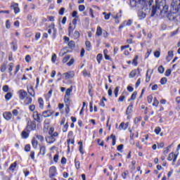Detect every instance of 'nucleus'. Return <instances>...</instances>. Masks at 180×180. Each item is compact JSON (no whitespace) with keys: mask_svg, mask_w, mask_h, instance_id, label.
I'll list each match as a JSON object with an SVG mask.
<instances>
[{"mask_svg":"<svg viewBox=\"0 0 180 180\" xmlns=\"http://www.w3.org/2000/svg\"><path fill=\"white\" fill-rule=\"evenodd\" d=\"M3 117L7 121L11 120V119H12V112H6L3 113Z\"/></svg>","mask_w":180,"mask_h":180,"instance_id":"9b49d317","label":"nucleus"},{"mask_svg":"<svg viewBox=\"0 0 180 180\" xmlns=\"http://www.w3.org/2000/svg\"><path fill=\"white\" fill-rule=\"evenodd\" d=\"M46 146H43L40 147L39 155H41L43 156L46 155Z\"/></svg>","mask_w":180,"mask_h":180,"instance_id":"f3484780","label":"nucleus"},{"mask_svg":"<svg viewBox=\"0 0 180 180\" xmlns=\"http://www.w3.org/2000/svg\"><path fill=\"white\" fill-rule=\"evenodd\" d=\"M65 79H71V78H74V75H75V73L74 71H69L68 72H65L63 75Z\"/></svg>","mask_w":180,"mask_h":180,"instance_id":"39448f33","label":"nucleus"},{"mask_svg":"<svg viewBox=\"0 0 180 180\" xmlns=\"http://www.w3.org/2000/svg\"><path fill=\"white\" fill-rule=\"evenodd\" d=\"M6 29H11V21L9 20L6 21Z\"/></svg>","mask_w":180,"mask_h":180,"instance_id":"09e8293b","label":"nucleus"},{"mask_svg":"<svg viewBox=\"0 0 180 180\" xmlns=\"http://www.w3.org/2000/svg\"><path fill=\"white\" fill-rule=\"evenodd\" d=\"M64 12H65V8H61L60 10H59V15H64Z\"/></svg>","mask_w":180,"mask_h":180,"instance_id":"69168bd1","label":"nucleus"},{"mask_svg":"<svg viewBox=\"0 0 180 180\" xmlns=\"http://www.w3.org/2000/svg\"><path fill=\"white\" fill-rule=\"evenodd\" d=\"M75 60L74 58H72L68 63L67 65H68V67H71V65H72V64H74Z\"/></svg>","mask_w":180,"mask_h":180,"instance_id":"3c124183","label":"nucleus"},{"mask_svg":"<svg viewBox=\"0 0 180 180\" xmlns=\"http://www.w3.org/2000/svg\"><path fill=\"white\" fill-rule=\"evenodd\" d=\"M12 98V93L8 92L5 95L6 101H9Z\"/></svg>","mask_w":180,"mask_h":180,"instance_id":"a878e982","label":"nucleus"},{"mask_svg":"<svg viewBox=\"0 0 180 180\" xmlns=\"http://www.w3.org/2000/svg\"><path fill=\"white\" fill-rule=\"evenodd\" d=\"M11 49L13 51H16L18 50V45L15 42H11Z\"/></svg>","mask_w":180,"mask_h":180,"instance_id":"cd10ccee","label":"nucleus"},{"mask_svg":"<svg viewBox=\"0 0 180 180\" xmlns=\"http://www.w3.org/2000/svg\"><path fill=\"white\" fill-rule=\"evenodd\" d=\"M85 45L88 50H91V42L89 41H86Z\"/></svg>","mask_w":180,"mask_h":180,"instance_id":"e2e57ef3","label":"nucleus"},{"mask_svg":"<svg viewBox=\"0 0 180 180\" xmlns=\"http://www.w3.org/2000/svg\"><path fill=\"white\" fill-rule=\"evenodd\" d=\"M36 138L39 141H44V137L41 135H36Z\"/></svg>","mask_w":180,"mask_h":180,"instance_id":"c03bdc74","label":"nucleus"},{"mask_svg":"<svg viewBox=\"0 0 180 180\" xmlns=\"http://www.w3.org/2000/svg\"><path fill=\"white\" fill-rule=\"evenodd\" d=\"M25 130L28 131V133H30V131L36 130V122H32L30 124H27L25 128Z\"/></svg>","mask_w":180,"mask_h":180,"instance_id":"20e7f679","label":"nucleus"},{"mask_svg":"<svg viewBox=\"0 0 180 180\" xmlns=\"http://www.w3.org/2000/svg\"><path fill=\"white\" fill-rule=\"evenodd\" d=\"M96 34L97 36H102V27H97Z\"/></svg>","mask_w":180,"mask_h":180,"instance_id":"b1692460","label":"nucleus"},{"mask_svg":"<svg viewBox=\"0 0 180 180\" xmlns=\"http://www.w3.org/2000/svg\"><path fill=\"white\" fill-rule=\"evenodd\" d=\"M26 129H25L24 131H22V132L21 133V136L22 137V139H27V137H29V131H27Z\"/></svg>","mask_w":180,"mask_h":180,"instance_id":"6ab92c4d","label":"nucleus"},{"mask_svg":"<svg viewBox=\"0 0 180 180\" xmlns=\"http://www.w3.org/2000/svg\"><path fill=\"white\" fill-rule=\"evenodd\" d=\"M103 15H104V19H105V20L110 19V13L107 14L106 12H103Z\"/></svg>","mask_w":180,"mask_h":180,"instance_id":"72a5a7b5","label":"nucleus"},{"mask_svg":"<svg viewBox=\"0 0 180 180\" xmlns=\"http://www.w3.org/2000/svg\"><path fill=\"white\" fill-rule=\"evenodd\" d=\"M68 46L70 47V49H74V47H75V42L74 41H70L68 42Z\"/></svg>","mask_w":180,"mask_h":180,"instance_id":"473e14b6","label":"nucleus"},{"mask_svg":"<svg viewBox=\"0 0 180 180\" xmlns=\"http://www.w3.org/2000/svg\"><path fill=\"white\" fill-rule=\"evenodd\" d=\"M51 115H53V112H51V110H45L42 112V116H44V117H50Z\"/></svg>","mask_w":180,"mask_h":180,"instance_id":"4468645a","label":"nucleus"},{"mask_svg":"<svg viewBox=\"0 0 180 180\" xmlns=\"http://www.w3.org/2000/svg\"><path fill=\"white\" fill-rule=\"evenodd\" d=\"M154 56H155V57H156V58H160V56H161V54L159 51H156L154 53Z\"/></svg>","mask_w":180,"mask_h":180,"instance_id":"680f3d73","label":"nucleus"},{"mask_svg":"<svg viewBox=\"0 0 180 180\" xmlns=\"http://www.w3.org/2000/svg\"><path fill=\"white\" fill-rule=\"evenodd\" d=\"M53 161H54L55 162H58V153H56V154L54 155V157H53Z\"/></svg>","mask_w":180,"mask_h":180,"instance_id":"338daca9","label":"nucleus"},{"mask_svg":"<svg viewBox=\"0 0 180 180\" xmlns=\"http://www.w3.org/2000/svg\"><path fill=\"white\" fill-rule=\"evenodd\" d=\"M41 116V114L39 113L37 111L34 112L33 117L34 120H36L38 123H40L41 122V118H40Z\"/></svg>","mask_w":180,"mask_h":180,"instance_id":"1a4fd4ad","label":"nucleus"},{"mask_svg":"<svg viewBox=\"0 0 180 180\" xmlns=\"http://www.w3.org/2000/svg\"><path fill=\"white\" fill-rule=\"evenodd\" d=\"M16 165H18V163L15 162L14 163L10 165L9 169H11V171H15V168H16Z\"/></svg>","mask_w":180,"mask_h":180,"instance_id":"2f4dec72","label":"nucleus"},{"mask_svg":"<svg viewBox=\"0 0 180 180\" xmlns=\"http://www.w3.org/2000/svg\"><path fill=\"white\" fill-rule=\"evenodd\" d=\"M56 173H57V169L56 168V167H54V166L51 167L49 169L50 178H53V177L56 176Z\"/></svg>","mask_w":180,"mask_h":180,"instance_id":"6e6552de","label":"nucleus"},{"mask_svg":"<svg viewBox=\"0 0 180 180\" xmlns=\"http://www.w3.org/2000/svg\"><path fill=\"white\" fill-rule=\"evenodd\" d=\"M103 56L102 53H98L96 57V60L98 64H101V61H102Z\"/></svg>","mask_w":180,"mask_h":180,"instance_id":"c85d7f7f","label":"nucleus"},{"mask_svg":"<svg viewBox=\"0 0 180 180\" xmlns=\"http://www.w3.org/2000/svg\"><path fill=\"white\" fill-rule=\"evenodd\" d=\"M114 94H115V98H117L118 95H119V86H117L115 90H114Z\"/></svg>","mask_w":180,"mask_h":180,"instance_id":"58836bf2","label":"nucleus"},{"mask_svg":"<svg viewBox=\"0 0 180 180\" xmlns=\"http://www.w3.org/2000/svg\"><path fill=\"white\" fill-rule=\"evenodd\" d=\"M133 112V104L132 103L127 107L126 110V115H130Z\"/></svg>","mask_w":180,"mask_h":180,"instance_id":"dca6fc26","label":"nucleus"},{"mask_svg":"<svg viewBox=\"0 0 180 180\" xmlns=\"http://www.w3.org/2000/svg\"><path fill=\"white\" fill-rule=\"evenodd\" d=\"M158 71L160 74H163L165 71L164 67H162V65L159 66Z\"/></svg>","mask_w":180,"mask_h":180,"instance_id":"e433bc0d","label":"nucleus"},{"mask_svg":"<svg viewBox=\"0 0 180 180\" xmlns=\"http://www.w3.org/2000/svg\"><path fill=\"white\" fill-rule=\"evenodd\" d=\"M78 21V19H77V18H75L72 22L70 23V25H72L73 26H77V22Z\"/></svg>","mask_w":180,"mask_h":180,"instance_id":"49530a36","label":"nucleus"},{"mask_svg":"<svg viewBox=\"0 0 180 180\" xmlns=\"http://www.w3.org/2000/svg\"><path fill=\"white\" fill-rule=\"evenodd\" d=\"M1 72H5V71H6V64L4 63L1 65Z\"/></svg>","mask_w":180,"mask_h":180,"instance_id":"8fccbe9b","label":"nucleus"},{"mask_svg":"<svg viewBox=\"0 0 180 180\" xmlns=\"http://www.w3.org/2000/svg\"><path fill=\"white\" fill-rule=\"evenodd\" d=\"M171 72H172V70H171V69H167L165 73V77H169Z\"/></svg>","mask_w":180,"mask_h":180,"instance_id":"79ce46f5","label":"nucleus"},{"mask_svg":"<svg viewBox=\"0 0 180 180\" xmlns=\"http://www.w3.org/2000/svg\"><path fill=\"white\" fill-rule=\"evenodd\" d=\"M11 8L13 9L15 13H19L20 12V8H19V4L18 3H12Z\"/></svg>","mask_w":180,"mask_h":180,"instance_id":"0eeeda50","label":"nucleus"},{"mask_svg":"<svg viewBox=\"0 0 180 180\" xmlns=\"http://www.w3.org/2000/svg\"><path fill=\"white\" fill-rule=\"evenodd\" d=\"M172 58H174V51H169L166 56L167 63H169Z\"/></svg>","mask_w":180,"mask_h":180,"instance_id":"9d476101","label":"nucleus"},{"mask_svg":"<svg viewBox=\"0 0 180 180\" xmlns=\"http://www.w3.org/2000/svg\"><path fill=\"white\" fill-rule=\"evenodd\" d=\"M160 102L158 101V100H157V98H154L153 103V106H158Z\"/></svg>","mask_w":180,"mask_h":180,"instance_id":"37998d69","label":"nucleus"},{"mask_svg":"<svg viewBox=\"0 0 180 180\" xmlns=\"http://www.w3.org/2000/svg\"><path fill=\"white\" fill-rule=\"evenodd\" d=\"M79 12H84V11H85V6L84 5L79 6Z\"/></svg>","mask_w":180,"mask_h":180,"instance_id":"4d7b16f0","label":"nucleus"},{"mask_svg":"<svg viewBox=\"0 0 180 180\" xmlns=\"http://www.w3.org/2000/svg\"><path fill=\"white\" fill-rule=\"evenodd\" d=\"M79 36H80V34H79V32L78 31H75L74 34H73V37L75 40H77V39H79Z\"/></svg>","mask_w":180,"mask_h":180,"instance_id":"bb28decb","label":"nucleus"},{"mask_svg":"<svg viewBox=\"0 0 180 180\" xmlns=\"http://www.w3.org/2000/svg\"><path fill=\"white\" fill-rule=\"evenodd\" d=\"M76 27H77V26L69 24L68 36H71V34H72V33L74 32V30H75Z\"/></svg>","mask_w":180,"mask_h":180,"instance_id":"f8f14e48","label":"nucleus"},{"mask_svg":"<svg viewBox=\"0 0 180 180\" xmlns=\"http://www.w3.org/2000/svg\"><path fill=\"white\" fill-rule=\"evenodd\" d=\"M110 139H112V146H116V136H115L114 134H111Z\"/></svg>","mask_w":180,"mask_h":180,"instance_id":"c756f323","label":"nucleus"},{"mask_svg":"<svg viewBox=\"0 0 180 180\" xmlns=\"http://www.w3.org/2000/svg\"><path fill=\"white\" fill-rule=\"evenodd\" d=\"M159 0H155V6H153V2L154 0H142L143 4V6L146 8L152 9L151 16H155V15H164V13H167L168 12V5H167V1L165 0H162L158 3Z\"/></svg>","mask_w":180,"mask_h":180,"instance_id":"f257e3e1","label":"nucleus"},{"mask_svg":"<svg viewBox=\"0 0 180 180\" xmlns=\"http://www.w3.org/2000/svg\"><path fill=\"white\" fill-rule=\"evenodd\" d=\"M3 91L4 92H8V91H9V86L8 85L4 86Z\"/></svg>","mask_w":180,"mask_h":180,"instance_id":"052dcab7","label":"nucleus"},{"mask_svg":"<svg viewBox=\"0 0 180 180\" xmlns=\"http://www.w3.org/2000/svg\"><path fill=\"white\" fill-rule=\"evenodd\" d=\"M32 60V57H30V55H27L26 56H25V61L27 62V63H30V60Z\"/></svg>","mask_w":180,"mask_h":180,"instance_id":"bf43d9fd","label":"nucleus"},{"mask_svg":"<svg viewBox=\"0 0 180 180\" xmlns=\"http://www.w3.org/2000/svg\"><path fill=\"white\" fill-rule=\"evenodd\" d=\"M136 70H132L130 73H129V77L130 78H134V77H136Z\"/></svg>","mask_w":180,"mask_h":180,"instance_id":"4c0bfd02","label":"nucleus"},{"mask_svg":"<svg viewBox=\"0 0 180 180\" xmlns=\"http://www.w3.org/2000/svg\"><path fill=\"white\" fill-rule=\"evenodd\" d=\"M72 92V87H70V88H69L66 90L65 98H64L65 103H70Z\"/></svg>","mask_w":180,"mask_h":180,"instance_id":"7ed1b4c3","label":"nucleus"},{"mask_svg":"<svg viewBox=\"0 0 180 180\" xmlns=\"http://www.w3.org/2000/svg\"><path fill=\"white\" fill-rule=\"evenodd\" d=\"M75 164L77 169H79L80 163L79 161H77V159L75 160Z\"/></svg>","mask_w":180,"mask_h":180,"instance_id":"603ef678","label":"nucleus"},{"mask_svg":"<svg viewBox=\"0 0 180 180\" xmlns=\"http://www.w3.org/2000/svg\"><path fill=\"white\" fill-rule=\"evenodd\" d=\"M120 18H122V10H120V12L117 13L116 16H114V19H116V20H117V19Z\"/></svg>","mask_w":180,"mask_h":180,"instance_id":"c9c22d12","label":"nucleus"},{"mask_svg":"<svg viewBox=\"0 0 180 180\" xmlns=\"http://www.w3.org/2000/svg\"><path fill=\"white\" fill-rule=\"evenodd\" d=\"M123 147H124L123 144L119 145L117 148V151H120V153H122L123 152Z\"/></svg>","mask_w":180,"mask_h":180,"instance_id":"a18cd8bd","label":"nucleus"},{"mask_svg":"<svg viewBox=\"0 0 180 180\" xmlns=\"http://www.w3.org/2000/svg\"><path fill=\"white\" fill-rule=\"evenodd\" d=\"M176 157V155L174 154V153H171L169 154V156L167 158L168 161H172L173 159Z\"/></svg>","mask_w":180,"mask_h":180,"instance_id":"4be33fe9","label":"nucleus"},{"mask_svg":"<svg viewBox=\"0 0 180 180\" xmlns=\"http://www.w3.org/2000/svg\"><path fill=\"white\" fill-rule=\"evenodd\" d=\"M70 58H71V56L68 55L67 56H65L63 59V63H65L68 62V60H70Z\"/></svg>","mask_w":180,"mask_h":180,"instance_id":"f704fd0d","label":"nucleus"},{"mask_svg":"<svg viewBox=\"0 0 180 180\" xmlns=\"http://www.w3.org/2000/svg\"><path fill=\"white\" fill-rule=\"evenodd\" d=\"M8 72L10 75H12V70H13L14 65L13 63H11L8 65Z\"/></svg>","mask_w":180,"mask_h":180,"instance_id":"5701e85b","label":"nucleus"},{"mask_svg":"<svg viewBox=\"0 0 180 180\" xmlns=\"http://www.w3.org/2000/svg\"><path fill=\"white\" fill-rule=\"evenodd\" d=\"M127 127H129V123L124 124V122H122L119 126L120 130H126Z\"/></svg>","mask_w":180,"mask_h":180,"instance_id":"2eb2a0df","label":"nucleus"},{"mask_svg":"<svg viewBox=\"0 0 180 180\" xmlns=\"http://www.w3.org/2000/svg\"><path fill=\"white\" fill-rule=\"evenodd\" d=\"M25 151H26L27 153H29V151H30V145L27 144L25 146Z\"/></svg>","mask_w":180,"mask_h":180,"instance_id":"0e129e2a","label":"nucleus"},{"mask_svg":"<svg viewBox=\"0 0 180 180\" xmlns=\"http://www.w3.org/2000/svg\"><path fill=\"white\" fill-rule=\"evenodd\" d=\"M167 78L166 77H162L161 79H160V84L162 85H165V84H167Z\"/></svg>","mask_w":180,"mask_h":180,"instance_id":"ea45409f","label":"nucleus"},{"mask_svg":"<svg viewBox=\"0 0 180 180\" xmlns=\"http://www.w3.org/2000/svg\"><path fill=\"white\" fill-rule=\"evenodd\" d=\"M18 94H19V98L20 99V101H24L25 98L27 96V92H26L23 89L19 90Z\"/></svg>","mask_w":180,"mask_h":180,"instance_id":"423d86ee","label":"nucleus"},{"mask_svg":"<svg viewBox=\"0 0 180 180\" xmlns=\"http://www.w3.org/2000/svg\"><path fill=\"white\" fill-rule=\"evenodd\" d=\"M38 102L39 103L40 109H43V108H44V101H43V98H39L38 99Z\"/></svg>","mask_w":180,"mask_h":180,"instance_id":"412c9836","label":"nucleus"},{"mask_svg":"<svg viewBox=\"0 0 180 180\" xmlns=\"http://www.w3.org/2000/svg\"><path fill=\"white\" fill-rule=\"evenodd\" d=\"M171 146H169L168 147L165 148V150L163 152V154L166 155V154H168L169 151V148H171Z\"/></svg>","mask_w":180,"mask_h":180,"instance_id":"864d4df0","label":"nucleus"},{"mask_svg":"<svg viewBox=\"0 0 180 180\" xmlns=\"http://www.w3.org/2000/svg\"><path fill=\"white\" fill-rule=\"evenodd\" d=\"M137 60H139V56H136L133 59L132 64H134V65H137Z\"/></svg>","mask_w":180,"mask_h":180,"instance_id":"a19ab883","label":"nucleus"},{"mask_svg":"<svg viewBox=\"0 0 180 180\" xmlns=\"http://www.w3.org/2000/svg\"><path fill=\"white\" fill-rule=\"evenodd\" d=\"M56 60H57V55L56 53H53L51 58L52 63H56Z\"/></svg>","mask_w":180,"mask_h":180,"instance_id":"5fc2aeb1","label":"nucleus"},{"mask_svg":"<svg viewBox=\"0 0 180 180\" xmlns=\"http://www.w3.org/2000/svg\"><path fill=\"white\" fill-rule=\"evenodd\" d=\"M136 96H137V91H134L131 96V99H132V101H134Z\"/></svg>","mask_w":180,"mask_h":180,"instance_id":"13d9d810","label":"nucleus"},{"mask_svg":"<svg viewBox=\"0 0 180 180\" xmlns=\"http://www.w3.org/2000/svg\"><path fill=\"white\" fill-rule=\"evenodd\" d=\"M151 102H153V96L150 95L148 96V103H151Z\"/></svg>","mask_w":180,"mask_h":180,"instance_id":"774afa93","label":"nucleus"},{"mask_svg":"<svg viewBox=\"0 0 180 180\" xmlns=\"http://www.w3.org/2000/svg\"><path fill=\"white\" fill-rule=\"evenodd\" d=\"M46 143H49V144H53V143L56 141V138H53L51 135H50L46 138Z\"/></svg>","mask_w":180,"mask_h":180,"instance_id":"ddd939ff","label":"nucleus"},{"mask_svg":"<svg viewBox=\"0 0 180 180\" xmlns=\"http://www.w3.org/2000/svg\"><path fill=\"white\" fill-rule=\"evenodd\" d=\"M39 144V142L36 140V139H32V146L33 148H37V145Z\"/></svg>","mask_w":180,"mask_h":180,"instance_id":"aec40b11","label":"nucleus"},{"mask_svg":"<svg viewBox=\"0 0 180 180\" xmlns=\"http://www.w3.org/2000/svg\"><path fill=\"white\" fill-rule=\"evenodd\" d=\"M68 122H67L65 125L64 127L63 128V133H67V130H68Z\"/></svg>","mask_w":180,"mask_h":180,"instance_id":"de8ad7c7","label":"nucleus"},{"mask_svg":"<svg viewBox=\"0 0 180 180\" xmlns=\"http://www.w3.org/2000/svg\"><path fill=\"white\" fill-rule=\"evenodd\" d=\"M33 99L32 98V97H27L24 101V105H30V103H32Z\"/></svg>","mask_w":180,"mask_h":180,"instance_id":"a211bd4d","label":"nucleus"},{"mask_svg":"<svg viewBox=\"0 0 180 180\" xmlns=\"http://www.w3.org/2000/svg\"><path fill=\"white\" fill-rule=\"evenodd\" d=\"M132 23H133V21H131V20L124 21V25H125V26H131Z\"/></svg>","mask_w":180,"mask_h":180,"instance_id":"7c9ffc66","label":"nucleus"},{"mask_svg":"<svg viewBox=\"0 0 180 180\" xmlns=\"http://www.w3.org/2000/svg\"><path fill=\"white\" fill-rule=\"evenodd\" d=\"M167 18L174 23H180V0H172L171 11L167 14Z\"/></svg>","mask_w":180,"mask_h":180,"instance_id":"f03ea898","label":"nucleus"},{"mask_svg":"<svg viewBox=\"0 0 180 180\" xmlns=\"http://www.w3.org/2000/svg\"><path fill=\"white\" fill-rule=\"evenodd\" d=\"M28 94L31 95V96H34V90L33 89V86H30L28 89Z\"/></svg>","mask_w":180,"mask_h":180,"instance_id":"393cba45","label":"nucleus"},{"mask_svg":"<svg viewBox=\"0 0 180 180\" xmlns=\"http://www.w3.org/2000/svg\"><path fill=\"white\" fill-rule=\"evenodd\" d=\"M155 133H156L157 134H160V133H161V128L160 127H157L155 129Z\"/></svg>","mask_w":180,"mask_h":180,"instance_id":"6e6d98bb","label":"nucleus"}]
</instances>
